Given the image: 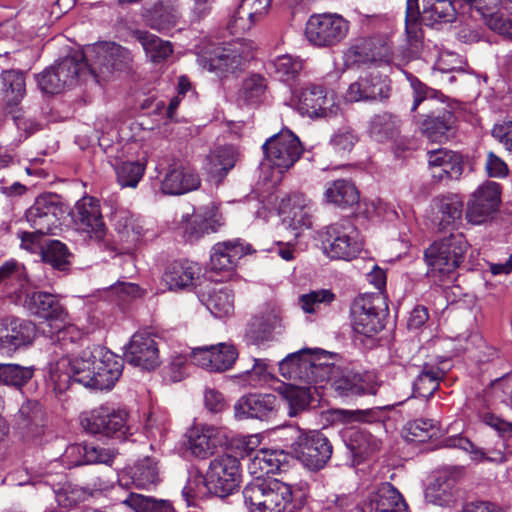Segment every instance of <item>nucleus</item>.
I'll list each match as a JSON object with an SVG mask.
<instances>
[{
    "label": "nucleus",
    "mask_w": 512,
    "mask_h": 512,
    "mask_svg": "<svg viewBox=\"0 0 512 512\" xmlns=\"http://www.w3.org/2000/svg\"><path fill=\"white\" fill-rule=\"evenodd\" d=\"M253 58L252 46L244 40H236L224 47L209 45L198 52L197 62L203 69L226 77L241 70Z\"/></svg>",
    "instance_id": "obj_5"
},
{
    "label": "nucleus",
    "mask_w": 512,
    "mask_h": 512,
    "mask_svg": "<svg viewBox=\"0 0 512 512\" xmlns=\"http://www.w3.org/2000/svg\"><path fill=\"white\" fill-rule=\"evenodd\" d=\"M427 502L440 507H450L457 501V488L454 476L443 471L438 473L425 490Z\"/></svg>",
    "instance_id": "obj_43"
},
{
    "label": "nucleus",
    "mask_w": 512,
    "mask_h": 512,
    "mask_svg": "<svg viewBox=\"0 0 512 512\" xmlns=\"http://www.w3.org/2000/svg\"><path fill=\"white\" fill-rule=\"evenodd\" d=\"M74 221L78 229L96 241H101L106 234L100 203L93 197H83L75 205Z\"/></svg>",
    "instance_id": "obj_31"
},
{
    "label": "nucleus",
    "mask_w": 512,
    "mask_h": 512,
    "mask_svg": "<svg viewBox=\"0 0 512 512\" xmlns=\"http://www.w3.org/2000/svg\"><path fill=\"white\" fill-rule=\"evenodd\" d=\"M242 494L249 512H283L291 503L295 507L306 503V493L300 487L274 477L251 480Z\"/></svg>",
    "instance_id": "obj_1"
},
{
    "label": "nucleus",
    "mask_w": 512,
    "mask_h": 512,
    "mask_svg": "<svg viewBox=\"0 0 512 512\" xmlns=\"http://www.w3.org/2000/svg\"><path fill=\"white\" fill-rule=\"evenodd\" d=\"M238 358V351L231 343H218L192 348L191 362L208 371L222 373L232 368Z\"/></svg>",
    "instance_id": "obj_25"
},
{
    "label": "nucleus",
    "mask_w": 512,
    "mask_h": 512,
    "mask_svg": "<svg viewBox=\"0 0 512 512\" xmlns=\"http://www.w3.org/2000/svg\"><path fill=\"white\" fill-rule=\"evenodd\" d=\"M78 384L95 390H111L123 371V359L101 345L83 350V359L76 362Z\"/></svg>",
    "instance_id": "obj_2"
},
{
    "label": "nucleus",
    "mask_w": 512,
    "mask_h": 512,
    "mask_svg": "<svg viewBox=\"0 0 512 512\" xmlns=\"http://www.w3.org/2000/svg\"><path fill=\"white\" fill-rule=\"evenodd\" d=\"M330 360V366L333 367V372L329 373L326 381H323V386L319 388H326L330 386L341 397H353L362 395H375L377 392V382L372 373L357 374L351 371H344L335 364L337 355L333 354Z\"/></svg>",
    "instance_id": "obj_15"
},
{
    "label": "nucleus",
    "mask_w": 512,
    "mask_h": 512,
    "mask_svg": "<svg viewBox=\"0 0 512 512\" xmlns=\"http://www.w3.org/2000/svg\"><path fill=\"white\" fill-rule=\"evenodd\" d=\"M8 101L18 104L26 93L24 74L16 70L3 71L0 76Z\"/></svg>",
    "instance_id": "obj_62"
},
{
    "label": "nucleus",
    "mask_w": 512,
    "mask_h": 512,
    "mask_svg": "<svg viewBox=\"0 0 512 512\" xmlns=\"http://www.w3.org/2000/svg\"><path fill=\"white\" fill-rule=\"evenodd\" d=\"M34 371L33 366H21L15 363L0 364V383L21 390L31 380Z\"/></svg>",
    "instance_id": "obj_58"
},
{
    "label": "nucleus",
    "mask_w": 512,
    "mask_h": 512,
    "mask_svg": "<svg viewBox=\"0 0 512 512\" xmlns=\"http://www.w3.org/2000/svg\"><path fill=\"white\" fill-rule=\"evenodd\" d=\"M250 253V245L240 240L225 241L215 244L210 254L211 273H224L222 278L211 276L213 281H223L229 279L236 267L237 262L245 255Z\"/></svg>",
    "instance_id": "obj_26"
},
{
    "label": "nucleus",
    "mask_w": 512,
    "mask_h": 512,
    "mask_svg": "<svg viewBox=\"0 0 512 512\" xmlns=\"http://www.w3.org/2000/svg\"><path fill=\"white\" fill-rule=\"evenodd\" d=\"M278 214L283 216V228L291 229L294 239L300 236L303 229L312 226L310 201L301 193L283 198Z\"/></svg>",
    "instance_id": "obj_27"
},
{
    "label": "nucleus",
    "mask_w": 512,
    "mask_h": 512,
    "mask_svg": "<svg viewBox=\"0 0 512 512\" xmlns=\"http://www.w3.org/2000/svg\"><path fill=\"white\" fill-rule=\"evenodd\" d=\"M444 445L448 448H458L467 452L470 459L476 463L502 464L506 456L499 449L484 450L475 446L468 438L461 435H454L444 439Z\"/></svg>",
    "instance_id": "obj_46"
},
{
    "label": "nucleus",
    "mask_w": 512,
    "mask_h": 512,
    "mask_svg": "<svg viewBox=\"0 0 512 512\" xmlns=\"http://www.w3.org/2000/svg\"><path fill=\"white\" fill-rule=\"evenodd\" d=\"M281 314V308L278 305L273 303L265 304L248 325L246 330L247 339L255 345L271 341L274 334H279L282 331Z\"/></svg>",
    "instance_id": "obj_28"
},
{
    "label": "nucleus",
    "mask_w": 512,
    "mask_h": 512,
    "mask_svg": "<svg viewBox=\"0 0 512 512\" xmlns=\"http://www.w3.org/2000/svg\"><path fill=\"white\" fill-rule=\"evenodd\" d=\"M347 448L357 463L377 453L381 448V441L365 428L351 427L345 432Z\"/></svg>",
    "instance_id": "obj_42"
},
{
    "label": "nucleus",
    "mask_w": 512,
    "mask_h": 512,
    "mask_svg": "<svg viewBox=\"0 0 512 512\" xmlns=\"http://www.w3.org/2000/svg\"><path fill=\"white\" fill-rule=\"evenodd\" d=\"M200 178L196 171L180 163L171 164L161 180V191L166 195H182L198 189Z\"/></svg>",
    "instance_id": "obj_34"
},
{
    "label": "nucleus",
    "mask_w": 512,
    "mask_h": 512,
    "mask_svg": "<svg viewBox=\"0 0 512 512\" xmlns=\"http://www.w3.org/2000/svg\"><path fill=\"white\" fill-rule=\"evenodd\" d=\"M99 327V321L91 323L84 329H80L74 324L64 325L59 328L54 338V350L59 348L62 352L70 354L74 351V348L82 341L84 335L94 332Z\"/></svg>",
    "instance_id": "obj_48"
},
{
    "label": "nucleus",
    "mask_w": 512,
    "mask_h": 512,
    "mask_svg": "<svg viewBox=\"0 0 512 512\" xmlns=\"http://www.w3.org/2000/svg\"><path fill=\"white\" fill-rule=\"evenodd\" d=\"M187 450L200 460L208 459L226 445V431L218 426L207 423H195L186 432Z\"/></svg>",
    "instance_id": "obj_19"
},
{
    "label": "nucleus",
    "mask_w": 512,
    "mask_h": 512,
    "mask_svg": "<svg viewBox=\"0 0 512 512\" xmlns=\"http://www.w3.org/2000/svg\"><path fill=\"white\" fill-rule=\"evenodd\" d=\"M122 504L135 512H175L169 500L157 499L137 493H130Z\"/></svg>",
    "instance_id": "obj_55"
},
{
    "label": "nucleus",
    "mask_w": 512,
    "mask_h": 512,
    "mask_svg": "<svg viewBox=\"0 0 512 512\" xmlns=\"http://www.w3.org/2000/svg\"><path fill=\"white\" fill-rule=\"evenodd\" d=\"M303 68V62L299 57L290 54L277 56L269 63V69L273 70L275 77L280 81L289 82L299 75Z\"/></svg>",
    "instance_id": "obj_60"
},
{
    "label": "nucleus",
    "mask_w": 512,
    "mask_h": 512,
    "mask_svg": "<svg viewBox=\"0 0 512 512\" xmlns=\"http://www.w3.org/2000/svg\"><path fill=\"white\" fill-rule=\"evenodd\" d=\"M19 425L32 437L43 433V411L37 401L28 400L19 409Z\"/></svg>",
    "instance_id": "obj_57"
},
{
    "label": "nucleus",
    "mask_w": 512,
    "mask_h": 512,
    "mask_svg": "<svg viewBox=\"0 0 512 512\" xmlns=\"http://www.w3.org/2000/svg\"><path fill=\"white\" fill-rule=\"evenodd\" d=\"M413 89L414 103L412 111L420 104H425L431 112L426 115L421 124L423 134L432 142H442L448 138L449 132L454 128L456 117L450 105L444 104V95L427 87L413 75H407Z\"/></svg>",
    "instance_id": "obj_3"
},
{
    "label": "nucleus",
    "mask_w": 512,
    "mask_h": 512,
    "mask_svg": "<svg viewBox=\"0 0 512 512\" xmlns=\"http://www.w3.org/2000/svg\"><path fill=\"white\" fill-rule=\"evenodd\" d=\"M287 461L288 455L283 450L260 449L249 455L247 470L252 480L266 479L269 474L280 471Z\"/></svg>",
    "instance_id": "obj_39"
},
{
    "label": "nucleus",
    "mask_w": 512,
    "mask_h": 512,
    "mask_svg": "<svg viewBox=\"0 0 512 512\" xmlns=\"http://www.w3.org/2000/svg\"><path fill=\"white\" fill-rule=\"evenodd\" d=\"M388 306L382 293H366L357 296L350 308L352 329L356 334L370 338L385 326Z\"/></svg>",
    "instance_id": "obj_9"
},
{
    "label": "nucleus",
    "mask_w": 512,
    "mask_h": 512,
    "mask_svg": "<svg viewBox=\"0 0 512 512\" xmlns=\"http://www.w3.org/2000/svg\"><path fill=\"white\" fill-rule=\"evenodd\" d=\"M324 199L329 204L347 208L358 203L359 193L352 182L345 179H337L326 184Z\"/></svg>",
    "instance_id": "obj_47"
},
{
    "label": "nucleus",
    "mask_w": 512,
    "mask_h": 512,
    "mask_svg": "<svg viewBox=\"0 0 512 512\" xmlns=\"http://www.w3.org/2000/svg\"><path fill=\"white\" fill-rule=\"evenodd\" d=\"M323 254L331 260L351 261L363 249L358 229L349 220H342L318 232Z\"/></svg>",
    "instance_id": "obj_6"
},
{
    "label": "nucleus",
    "mask_w": 512,
    "mask_h": 512,
    "mask_svg": "<svg viewBox=\"0 0 512 512\" xmlns=\"http://www.w3.org/2000/svg\"><path fill=\"white\" fill-rule=\"evenodd\" d=\"M77 53L83 55L86 74H91L98 83L113 71L129 68L132 62L130 51L115 42H98Z\"/></svg>",
    "instance_id": "obj_8"
},
{
    "label": "nucleus",
    "mask_w": 512,
    "mask_h": 512,
    "mask_svg": "<svg viewBox=\"0 0 512 512\" xmlns=\"http://www.w3.org/2000/svg\"><path fill=\"white\" fill-rule=\"evenodd\" d=\"M500 203V184L486 181L469 196L466 202L465 219L471 225H483L493 218Z\"/></svg>",
    "instance_id": "obj_18"
},
{
    "label": "nucleus",
    "mask_w": 512,
    "mask_h": 512,
    "mask_svg": "<svg viewBox=\"0 0 512 512\" xmlns=\"http://www.w3.org/2000/svg\"><path fill=\"white\" fill-rule=\"evenodd\" d=\"M333 353L319 348H304L288 354L279 362V372L287 380L298 384L323 386V381L333 372L330 360Z\"/></svg>",
    "instance_id": "obj_4"
},
{
    "label": "nucleus",
    "mask_w": 512,
    "mask_h": 512,
    "mask_svg": "<svg viewBox=\"0 0 512 512\" xmlns=\"http://www.w3.org/2000/svg\"><path fill=\"white\" fill-rule=\"evenodd\" d=\"M278 397L274 394L251 393L240 397L234 404V416L237 420H269L275 416Z\"/></svg>",
    "instance_id": "obj_30"
},
{
    "label": "nucleus",
    "mask_w": 512,
    "mask_h": 512,
    "mask_svg": "<svg viewBox=\"0 0 512 512\" xmlns=\"http://www.w3.org/2000/svg\"><path fill=\"white\" fill-rule=\"evenodd\" d=\"M428 164L432 177L439 181L459 179L463 172L461 155L446 149L430 151Z\"/></svg>",
    "instance_id": "obj_38"
},
{
    "label": "nucleus",
    "mask_w": 512,
    "mask_h": 512,
    "mask_svg": "<svg viewBox=\"0 0 512 512\" xmlns=\"http://www.w3.org/2000/svg\"><path fill=\"white\" fill-rule=\"evenodd\" d=\"M37 337L36 325L27 319L6 316L0 319V354L12 356L30 348Z\"/></svg>",
    "instance_id": "obj_16"
},
{
    "label": "nucleus",
    "mask_w": 512,
    "mask_h": 512,
    "mask_svg": "<svg viewBox=\"0 0 512 512\" xmlns=\"http://www.w3.org/2000/svg\"><path fill=\"white\" fill-rule=\"evenodd\" d=\"M80 423L86 432L106 438L125 440L131 434L127 425V412L110 403L82 413Z\"/></svg>",
    "instance_id": "obj_11"
},
{
    "label": "nucleus",
    "mask_w": 512,
    "mask_h": 512,
    "mask_svg": "<svg viewBox=\"0 0 512 512\" xmlns=\"http://www.w3.org/2000/svg\"><path fill=\"white\" fill-rule=\"evenodd\" d=\"M379 57L372 49V41L359 39L344 51L343 61L347 68L376 62Z\"/></svg>",
    "instance_id": "obj_56"
},
{
    "label": "nucleus",
    "mask_w": 512,
    "mask_h": 512,
    "mask_svg": "<svg viewBox=\"0 0 512 512\" xmlns=\"http://www.w3.org/2000/svg\"><path fill=\"white\" fill-rule=\"evenodd\" d=\"M55 499L60 507L71 508L85 499L86 491L71 482H59L57 487L52 486Z\"/></svg>",
    "instance_id": "obj_64"
},
{
    "label": "nucleus",
    "mask_w": 512,
    "mask_h": 512,
    "mask_svg": "<svg viewBox=\"0 0 512 512\" xmlns=\"http://www.w3.org/2000/svg\"><path fill=\"white\" fill-rule=\"evenodd\" d=\"M200 275L197 263L183 260L169 263L163 272L162 282L170 291L187 289L195 285Z\"/></svg>",
    "instance_id": "obj_40"
},
{
    "label": "nucleus",
    "mask_w": 512,
    "mask_h": 512,
    "mask_svg": "<svg viewBox=\"0 0 512 512\" xmlns=\"http://www.w3.org/2000/svg\"><path fill=\"white\" fill-rule=\"evenodd\" d=\"M179 19L177 10L165 5L163 2L156 4L147 15V22L152 29L159 32H168L174 28Z\"/></svg>",
    "instance_id": "obj_59"
},
{
    "label": "nucleus",
    "mask_w": 512,
    "mask_h": 512,
    "mask_svg": "<svg viewBox=\"0 0 512 512\" xmlns=\"http://www.w3.org/2000/svg\"><path fill=\"white\" fill-rule=\"evenodd\" d=\"M401 120L389 112L371 116L367 122L366 132L375 142L385 143L394 140L400 134Z\"/></svg>",
    "instance_id": "obj_45"
},
{
    "label": "nucleus",
    "mask_w": 512,
    "mask_h": 512,
    "mask_svg": "<svg viewBox=\"0 0 512 512\" xmlns=\"http://www.w3.org/2000/svg\"><path fill=\"white\" fill-rule=\"evenodd\" d=\"M391 85L386 75L376 71L360 75L347 88L344 98L349 103L383 102L390 97Z\"/></svg>",
    "instance_id": "obj_20"
},
{
    "label": "nucleus",
    "mask_w": 512,
    "mask_h": 512,
    "mask_svg": "<svg viewBox=\"0 0 512 512\" xmlns=\"http://www.w3.org/2000/svg\"><path fill=\"white\" fill-rule=\"evenodd\" d=\"M210 494H213V491L208 475L204 476L199 471H191L186 485L182 489V496L187 505H194L196 500L204 499Z\"/></svg>",
    "instance_id": "obj_54"
},
{
    "label": "nucleus",
    "mask_w": 512,
    "mask_h": 512,
    "mask_svg": "<svg viewBox=\"0 0 512 512\" xmlns=\"http://www.w3.org/2000/svg\"><path fill=\"white\" fill-rule=\"evenodd\" d=\"M405 439L409 442H425L439 432L437 424L431 419H416L406 426Z\"/></svg>",
    "instance_id": "obj_63"
},
{
    "label": "nucleus",
    "mask_w": 512,
    "mask_h": 512,
    "mask_svg": "<svg viewBox=\"0 0 512 512\" xmlns=\"http://www.w3.org/2000/svg\"><path fill=\"white\" fill-rule=\"evenodd\" d=\"M199 299L216 318L229 317L234 313V294L227 285H209L199 294Z\"/></svg>",
    "instance_id": "obj_41"
},
{
    "label": "nucleus",
    "mask_w": 512,
    "mask_h": 512,
    "mask_svg": "<svg viewBox=\"0 0 512 512\" xmlns=\"http://www.w3.org/2000/svg\"><path fill=\"white\" fill-rule=\"evenodd\" d=\"M468 242L462 233H452L448 237L435 241L425 251V259L431 277L444 282L463 262Z\"/></svg>",
    "instance_id": "obj_7"
},
{
    "label": "nucleus",
    "mask_w": 512,
    "mask_h": 512,
    "mask_svg": "<svg viewBox=\"0 0 512 512\" xmlns=\"http://www.w3.org/2000/svg\"><path fill=\"white\" fill-rule=\"evenodd\" d=\"M145 161H123L116 165L117 182L122 188H136L144 176Z\"/></svg>",
    "instance_id": "obj_61"
},
{
    "label": "nucleus",
    "mask_w": 512,
    "mask_h": 512,
    "mask_svg": "<svg viewBox=\"0 0 512 512\" xmlns=\"http://www.w3.org/2000/svg\"><path fill=\"white\" fill-rule=\"evenodd\" d=\"M265 160L279 174L289 170L301 157L303 147L298 136L284 128L262 145Z\"/></svg>",
    "instance_id": "obj_14"
},
{
    "label": "nucleus",
    "mask_w": 512,
    "mask_h": 512,
    "mask_svg": "<svg viewBox=\"0 0 512 512\" xmlns=\"http://www.w3.org/2000/svg\"><path fill=\"white\" fill-rule=\"evenodd\" d=\"M349 27V22L340 14H313L306 22L305 36L315 47H333L346 38Z\"/></svg>",
    "instance_id": "obj_13"
},
{
    "label": "nucleus",
    "mask_w": 512,
    "mask_h": 512,
    "mask_svg": "<svg viewBox=\"0 0 512 512\" xmlns=\"http://www.w3.org/2000/svg\"><path fill=\"white\" fill-rule=\"evenodd\" d=\"M336 505L342 512H410L402 494L389 482L373 486L356 505L349 496L339 497Z\"/></svg>",
    "instance_id": "obj_10"
},
{
    "label": "nucleus",
    "mask_w": 512,
    "mask_h": 512,
    "mask_svg": "<svg viewBox=\"0 0 512 512\" xmlns=\"http://www.w3.org/2000/svg\"><path fill=\"white\" fill-rule=\"evenodd\" d=\"M30 287L24 265L14 259L0 266V294L19 304Z\"/></svg>",
    "instance_id": "obj_33"
},
{
    "label": "nucleus",
    "mask_w": 512,
    "mask_h": 512,
    "mask_svg": "<svg viewBox=\"0 0 512 512\" xmlns=\"http://www.w3.org/2000/svg\"><path fill=\"white\" fill-rule=\"evenodd\" d=\"M222 225L224 218L219 207L210 203L195 209L192 214L182 215L179 229L187 241L193 242L217 232Z\"/></svg>",
    "instance_id": "obj_22"
},
{
    "label": "nucleus",
    "mask_w": 512,
    "mask_h": 512,
    "mask_svg": "<svg viewBox=\"0 0 512 512\" xmlns=\"http://www.w3.org/2000/svg\"><path fill=\"white\" fill-rule=\"evenodd\" d=\"M55 358L51 359L47 366V375L50 382L53 384L54 390L58 393L65 392L71 382L78 383L76 375V362L83 359V351L80 355L71 357L70 354L62 352L58 355L55 353Z\"/></svg>",
    "instance_id": "obj_36"
},
{
    "label": "nucleus",
    "mask_w": 512,
    "mask_h": 512,
    "mask_svg": "<svg viewBox=\"0 0 512 512\" xmlns=\"http://www.w3.org/2000/svg\"><path fill=\"white\" fill-rule=\"evenodd\" d=\"M455 11V4L451 0H426L423 4L422 20L429 26L451 22Z\"/></svg>",
    "instance_id": "obj_52"
},
{
    "label": "nucleus",
    "mask_w": 512,
    "mask_h": 512,
    "mask_svg": "<svg viewBox=\"0 0 512 512\" xmlns=\"http://www.w3.org/2000/svg\"><path fill=\"white\" fill-rule=\"evenodd\" d=\"M124 356L127 362L142 370H155L160 364L159 343L156 336L147 331L134 333L125 345Z\"/></svg>",
    "instance_id": "obj_24"
},
{
    "label": "nucleus",
    "mask_w": 512,
    "mask_h": 512,
    "mask_svg": "<svg viewBox=\"0 0 512 512\" xmlns=\"http://www.w3.org/2000/svg\"><path fill=\"white\" fill-rule=\"evenodd\" d=\"M292 446L299 461L311 471L323 469L332 455L331 443L317 430L299 432Z\"/></svg>",
    "instance_id": "obj_17"
},
{
    "label": "nucleus",
    "mask_w": 512,
    "mask_h": 512,
    "mask_svg": "<svg viewBox=\"0 0 512 512\" xmlns=\"http://www.w3.org/2000/svg\"><path fill=\"white\" fill-rule=\"evenodd\" d=\"M445 372L444 367L425 364L413 383L414 392L422 397H431L438 389Z\"/></svg>",
    "instance_id": "obj_53"
},
{
    "label": "nucleus",
    "mask_w": 512,
    "mask_h": 512,
    "mask_svg": "<svg viewBox=\"0 0 512 512\" xmlns=\"http://www.w3.org/2000/svg\"><path fill=\"white\" fill-rule=\"evenodd\" d=\"M463 215V201L456 194L437 196L430 204V220L440 231L457 227Z\"/></svg>",
    "instance_id": "obj_32"
},
{
    "label": "nucleus",
    "mask_w": 512,
    "mask_h": 512,
    "mask_svg": "<svg viewBox=\"0 0 512 512\" xmlns=\"http://www.w3.org/2000/svg\"><path fill=\"white\" fill-rule=\"evenodd\" d=\"M213 494L224 497L233 493L240 484V462L237 457L222 454L214 458L207 470Z\"/></svg>",
    "instance_id": "obj_23"
},
{
    "label": "nucleus",
    "mask_w": 512,
    "mask_h": 512,
    "mask_svg": "<svg viewBox=\"0 0 512 512\" xmlns=\"http://www.w3.org/2000/svg\"><path fill=\"white\" fill-rule=\"evenodd\" d=\"M18 305H21L30 314L46 321L64 323L68 317L58 296L45 291H31L29 288Z\"/></svg>",
    "instance_id": "obj_29"
},
{
    "label": "nucleus",
    "mask_w": 512,
    "mask_h": 512,
    "mask_svg": "<svg viewBox=\"0 0 512 512\" xmlns=\"http://www.w3.org/2000/svg\"><path fill=\"white\" fill-rule=\"evenodd\" d=\"M56 210L57 199L55 195H40L26 211L27 222L39 233H52L57 222Z\"/></svg>",
    "instance_id": "obj_37"
},
{
    "label": "nucleus",
    "mask_w": 512,
    "mask_h": 512,
    "mask_svg": "<svg viewBox=\"0 0 512 512\" xmlns=\"http://www.w3.org/2000/svg\"><path fill=\"white\" fill-rule=\"evenodd\" d=\"M272 377L265 359H253V366L232 376L234 383L242 388H257L268 383Z\"/></svg>",
    "instance_id": "obj_50"
},
{
    "label": "nucleus",
    "mask_w": 512,
    "mask_h": 512,
    "mask_svg": "<svg viewBox=\"0 0 512 512\" xmlns=\"http://www.w3.org/2000/svg\"><path fill=\"white\" fill-rule=\"evenodd\" d=\"M134 36L143 47L146 56L154 63L163 61L172 54L170 42L164 41L148 31L137 30Z\"/></svg>",
    "instance_id": "obj_51"
},
{
    "label": "nucleus",
    "mask_w": 512,
    "mask_h": 512,
    "mask_svg": "<svg viewBox=\"0 0 512 512\" xmlns=\"http://www.w3.org/2000/svg\"><path fill=\"white\" fill-rule=\"evenodd\" d=\"M127 219L126 209H116L111 215L112 224L121 240L130 245H136L145 238L148 230L144 228L141 219L135 216L131 230L127 232Z\"/></svg>",
    "instance_id": "obj_49"
},
{
    "label": "nucleus",
    "mask_w": 512,
    "mask_h": 512,
    "mask_svg": "<svg viewBox=\"0 0 512 512\" xmlns=\"http://www.w3.org/2000/svg\"><path fill=\"white\" fill-rule=\"evenodd\" d=\"M298 112L311 119L332 118L340 110L333 94L328 95L322 85L309 84L296 95Z\"/></svg>",
    "instance_id": "obj_21"
},
{
    "label": "nucleus",
    "mask_w": 512,
    "mask_h": 512,
    "mask_svg": "<svg viewBox=\"0 0 512 512\" xmlns=\"http://www.w3.org/2000/svg\"><path fill=\"white\" fill-rule=\"evenodd\" d=\"M121 486L129 482L140 489H150L160 482L159 468L154 458L145 456L138 459L133 466L125 468L118 476Z\"/></svg>",
    "instance_id": "obj_35"
},
{
    "label": "nucleus",
    "mask_w": 512,
    "mask_h": 512,
    "mask_svg": "<svg viewBox=\"0 0 512 512\" xmlns=\"http://www.w3.org/2000/svg\"><path fill=\"white\" fill-rule=\"evenodd\" d=\"M85 75L86 64L83 62V55L76 51L45 69L37 76V83L42 92L58 94L66 87L77 84Z\"/></svg>",
    "instance_id": "obj_12"
},
{
    "label": "nucleus",
    "mask_w": 512,
    "mask_h": 512,
    "mask_svg": "<svg viewBox=\"0 0 512 512\" xmlns=\"http://www.w3.org/2000/svg\"><path fill=\"white\" fill-rule=\"evenodd\" d=\"M237 161L236 150L231 146L218 147L206 158L205 170L209 180L216 185L221 183Z\"/></svg>",
    "instance_id": "obj_44"
}]
</instances>
